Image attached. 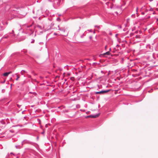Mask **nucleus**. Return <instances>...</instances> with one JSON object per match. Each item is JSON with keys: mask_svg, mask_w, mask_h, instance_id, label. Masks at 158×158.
<instances>
[{"mask_svg": "<svg viewBox=\"0 0 158 158\" xmlns=\"http://www.w3.org/2000/svg\"><path fill=\"white\" fill-rule=\"evenodd\" d=\"M31 26L32 25H27L25 27V29L26 31L25 32L29 35H31L33 32L32 29L31 28Z\"/></svg>", "mask_w": 158, "mask_h": 158, "instance_id": "f257e3e1", "label": "nucleus"}, {"mask_svg": "<svg viewBox=\"0 0 158 158\" xmlns=\"http://www.w3.org/2000/svg\"><path fill=\"white\" fill-rule=\"evenodd\" d=\"M60 2V0H53V5L54 6H59Z\"/></svg>", "mask_w": 158, "mask_h": 158, "instance_id": "f03ea898", "label": "nucleus"}, {"mask_svg": "<svg viewBox=\"0 0 158 158\" xmlns=\"http://www.w3.org/2000/svg\"><path fill=\"white\" fill-rule=\"evenodd\" d=\"M110 91V89H108L106 90H102L99 92H96L95 93L96 94H103L104 93H107Z\"/></svg>", "mask_w": 158, "mask_h": 158, "instance_id": "7ed1b4c3", "label": "nucleus"}, {"mask_svg": "<svg viewBox=\"0 0 158 158\" xmlns=\"http://www.w3.org/2000/svg\"><path fill=\"white\" fill-rule=\"evenodd\" d=\"M7 22H0V31L4 29L3 25L7 24Z\"/></svg>", "mask_w": 158, "mask_h": 158, "instance_id": "20e7f679", "label": "nucleus"}, {"mask_svg": "<svg viewBox=\"0 0 158 158\" xmlns=\"http://www.w3.org/2000/svg\"><path fill=\"white\" fill-rule=\"evenodd\" d=\"M33 143L30 141L25 139L22 142V145H23L24 144H32Z\"/></svg>", "mask_w": 158, "mask_h": 158, "instance_id": "39448f33", "label": "nucleus"}, {"mask_svg": "<svg viewBox=\"0 0 158 158\" xmlns=\"http://www.w3.org/2000/svg\"><path fill=\"white\" fill-rule=\"evenodd\" d=\"M100 115V114L98 113V114H96L94 115H90V118H95L97 117H98L99 115Z\"/></svg>", "mask_w": 158, "mask_h": 158, "instance_id": "423d86ee", "label": "nucleus"}, {"mask_svg": "<svg viewBox=\"0 0 158 158\" xmlns=\"http://www.w3.org/2000/svg\"><path fill=\"white\" fill-rule=\"evenodd\" d=\"M58 27L59 28L58 30H59L61 31L64 32H65V30L64 28V27L60 28L59 25L58 26Z\"/></svg>", "mask_w": 158, "mask_h": 158, "instance_id": "0eeeda50", "label": "nucleus"}, {"mask_svg": "<svg viewBox=\"0 0 158 158\" xmlns=\"http://www.w3.org/2000/svg\"><path fill=\"white\" fill-rule=\"evenodd\" d=\"M11 73V72L5 73L3 74V76L5 77H7L9 75V74Z\"/></svg>", "mask_w": 158, "mask_h": 158, "instance_id": "6e6552de", "label": "nucleus"}, {"mask_svg": "<svg viewBox=\"0 0 158 158\" xmlns=\"http://www.w3.org/2000/svg\"><path fill=\"white\" fill-rule=\"evenodd\" d=\"M22 146L23 145L21 144V145H16L15 147L17 149H20L22 147Z\"/></svg>", "mask_w": 158, "mask_h": 158, "instance_id": "1a4fd4ad", "label": "nucleus"}, {"mask_svg": "<svg viewBox=\"0 0 158 158\" xmlns=\"http://www.w3.org/2000/svg\"><path fill=\"white\" fill-rule=\"evenodd\" d=\"M110 52L109 51H108V52H106V53H103V56H105L106 55H110Z\"/></svg>", "mask_w": 158, "mask_h": 158, "instance_id": "9d476101", "label": "nucleus"}, {"mask_svg": "<svg viewBox=\"0 0 158 158\" xmlns=\"http://www.w3.org/2000/svg\"><path fill=\"white\" fill-rule=\"evenodd\" d=\"M9 37V36L8 35H4L3 36L1 39V40H0V41H1L2 40L4 39H7Z\"/></svg>", "mask_w": 158, "mask_h": 158, "instance_id": "9b49d317", "label": "nucleus"}, {"mask_svg": "<svg viewBox=\"0 0 158 158\" xmlns=\"http://www.w3.org/2000/svg\"><path fill=\"white\" fill-rule=\"evenodd\" d=\"M80 28H81L80 27H79V29L75 33V35L76 34L77 35L78 33L79 32V31L80 30Z\"/></svg>", "mask_w": 158, "mask_h": 158, "instance_id": "f8f14e48", "label": "nucleus"}, {"mask_svg": "<svg viewBox=\"0 0 158 158\" xmlns=\"http://www.w3.org/2000/svg\"><path fill=\"white\" fill-rule=\"evenodd\" d=\"M17 76V78L16 79V81H18V79L19 78V77L17 75H16Z\"/></svg>", "mask_w": 158, "mask_h": 158, "instance_id": "ddd939ff", "label": "nucleus"}, {"mask_svg": "<svg viewBox=\"0 0 158 158\" xmlns=\"http://www.w3.org/2000/svg\"><path fill=\"white\" fill-rule=\"evenodd\" d=\"M118 27L119 29H121L122 28V27L121 26H118Z\"/></svg>", "mask_w": 158, "mask_h": 158, "instance_id": "4468645a", "label": "nucleus"}, {"mask_svg": "<svg viewBox=\"0 0 158 158\" xmlns=\"http://www.w3.org/2000/svg\"><path fill=\"white\" fill-rule=\"evenodd\" d=\"M138 7H136V12L137 13L138 12Z\"/></svg>", "mask_w": 158, "mask_h": 158, "instance_id": "2eb2a0df", "label": "nucleus"}, {"mask_svg": "<svg viewBox=\"0 0 158 158\" xmlns=\"http://www.w3.org/2000/svg\"><path fill=\"white\" fill-rule=\"evenodd\" d=\"M84 36V34H83L81 36V38H83V37Z\"/></svg>", "mask_w": 158, "mask_h": 158, "instance_id": "dca6fc26", "label": "nucleus"}, {"mask_svg": "<svg viewBox=\"0 0 158 158\" xmlns=\"http://www.w3.org/2000/svg\"><path fill=\"white\" fill-rule=\"evenodd\" d=\"M109 35H112V33L111 32H109Z\"/></svg>", "mask_w": 158, "mask_h": 158, "instance_id": "f3484780", "label": "nucleus"}, {"mask_svg": "<svg viewBox=\"0 0 158 158\" xmlns=\"http://www.w3.org/2000/svg\"><path fill=\"white\" fill-rule=\"evenodd\" d=\"M90 115H89V116H86L85 117V118H90Z\"/></svg>", "mask_w": 158, "mask_h": 158, "instance_id": "a211bd4d", "label": "nucleus"}, {"mask_svg": "<svg viewBox=\"0 0 158 158\" xmlns=\"http://www.w3.org/2000/svg\"><path fill=\"white\" fill-rule=\"evenodd\" d=\"M6 81V80H5L3 82H2L1 83H4Z\"/></svg>", "mask_w": 158, "mask_h": 158, "instance_id": "6ab92c4d", "label": "nucleus"}, {"mask_svg": "<svg viewBox=\"0 0 158 158\" xmlns=\"http://www.w3.org/2000/svg\"><path fill=\"white\" fill-rule=\"evenodd\" d=\"M34 41H35L34 40H32V42H31V43H34Z\"/></svg>", "mask_w": 158, "mask_h": 158, "instance_id": "aec40b11", "label": "nucleus"}, {"mask_svg": "<svg viewBox=\"0 0 158 158\" xmlns=\"http://www.w3.org/2000/svg\"><path fill=\"white\" fill-rule=\"evenodd\" d=\"M88 31L90 32H92V30L91 29L89 30Z\"/></svg>", "mask_w": 158, "mask_h": 158, "instance_id": "412c9836", "label": "nucleus"}, {"mask_svg": "<svg viewBox=\"0 0 158 158\" xmlns=\"http://www.w3.org/2000/svg\"><path fill=\"white\" fill-rule=\"evenodd\" d=\"M57 34L56 33H54V35H57Z\"/></svg>", "mask_w": 158, "mask_h": 158, "instance_id": "4be33fe9", "label": "nucleus"}, {"mask_svg": "<svg viewBox=\"0 0 158 158\" xmlns=\"http://www.w3.org/2000/svg\"><path fill=\"white\" fill-rule=\"evenodd\" d=\"M118 34H116L115 35V36L117 38Z\"/></svg>", "mask_w": 158, "mask_h": 158, "instance_id": "5701e85b", "label": "nucleus"}, {"mask_svg": "<svg viewBox=\"0 0 158 158\" xmlns=\"http://www.w3.org/2000/svg\"><path fill=\"white\" fill-rule=\"evenodd\" d=\"M95 27H97L98 29H99V26H95Z\"/></svg>", "mask_w": 158, "mask_h": 158, "instance_id": "b1692460", "label": "nucleus"}, {"mask_svg": "<svg viewBox=\"0 0 158 158\" xmlns=\"http://www.w3.org/2000/svg\"><path fill=\"white\" fill-rule=\"evenodd\" d=\"M12 32L13 33V30L12 31ZM12 34H13L11 35V36H12L14 35L13 34V33H12Z\"/></svg>", "mask_w": 158, "mask_h": 158, "instance_id": "393cba45", "label": "nucleus"}, {"mask_svg": "<svg viewBox=\"0 0 158 158\" xmlns=\"http://www.w3.org/2000/svg\"><path fill=\"white\" fill-rule=\"evenodd\" d=\"M142 15H144V12H142Z\"/></svg>", "mask_w": 158, "mask_h": 158, "instance_id": "a878e982", "label": "nucleus"}, {"mask_svg": "<svg viewBox=\"0 0 158 158\" xmlns=\"http://www.w3.org/2000/svg\"><path fill=\"white\" fill-rule=\"evenodd\" d=\"M106 47H107V46L106 45L105 47V49L106 50Z\"/></svg>", "mask_w": 158, "mask_h": 158, "instance_id": "bb28decb", "label": "nucleus"}, {"mask_svg": "<svg viewBox=\"0 0 158 158\" xmlns=\"http://www.w3.org/2000/svg\"><path fill=\"white\" fill-rule=\"evenodd\" d=\"M150 2H151L153 1V0H149Z\"/></svg>", "mask_w": 158, "mask_h": 158, "instance_id": "cd10ccee", "label": "nucleus"}, {"mask_svg": "<svg viewBox=\"0 0 158 158\" xmlns=\"http://www.w3.org/2000/svg\"><path fill=\"white\" fill-rule=\"evenodd\" d=\"M134 15H132L131 16H132V17H133V16H134Z\"/></svg>", "mask_w": 158, "mask_h": 158, "instance_id": "c85d7f7f", "label": "nucleus"}, {"mask_svg": "<svg viewBox=\"0 0 158 158\" xmlns=\"http://www.w3.org/2000/svg\"><path fill=\"white\" fill-rule=\"evenodd\" d=\"M109 51H111V48H110V49H109Z\"/></svg>", "mask_w": 158, "mask_h": 158, "instance_id": "c756f323", "label": "nucleus"}, {"mask_svg": "<svg viewBox=\"0 0 158 158\" xmlns=\"http://www.w3.org/2000/svg\"><path fill=\"white\" fill-rule=\"evenodd\" d=\"M22 71H24V72L25 71L24 70H22L21 71V72H22Z\"/></svg>", "mask_w": 158, "mask_h": 158, "instance_id": "7c9ffc66", "label": "nucleus"}, {"mask_svg": "<svg viewBox=\"0 0 158 158\" xmlns=\"http://www.w3.org/2000/svg\"><path fill=\"white\" fill-rule=\"evenodd\" d=\"M12 84H11V86H10V88H11V86H12Z\"/></svg>", "mask_w": 158, "mask_h": 158, "instance_id": "2f4dec72", "label": "nucleus"}, {"mask_svg": "<svg viewBox=\"0 0 158 158\" xmlns=\"http://www.w3.org/2000/svg\"><path fill=\"white\" fill-rule=\"evenodd\" d=\"M157 56L158 57V54H157Z\"/></svg>", "mask_w": 158, "mask_h": 158, "instance_id": "473e14b6", "label": "nucleus"}, {"mask_svg": "<svg viewBox=\"0 0 158 158\" xmlns=\"http://www.w3.org/2000/svg\"><path fill=\"white\" fill-rule=\"evenodd\" d=\"M148 10L147 9H146V11H147Z\"/></svg>", "mask_w": 158, "mask_h": 158, "instance_id": "72a5a7b5", "label": "nucleus"}, {"mask_svg": "<svg viewBox=\"0 0 158 158\" xmlns=\"http://www.w3.org/2000/svg\"><path fill=\"white\" fill-rule=\"evenodd\" d=\"M8 20H10V19H8Z\"/></svg>", "mask_w": 158, "mask_h": 158, "instance_id": "f704fd0d", "label": "nucleus"}, {"mask_svg": "<svg viewBox=\"0 0 158 158\" xmlns=\"http://www.w3.org/2000/svg\"><path fill=\"white\" fill-rule=\"evenodd\" d=\"M23 112H24V111H23L22 112V114H23Z\"/></svg>", "mask_w": 158, "mask_h": 158, "instance_id": "c9c22d12", "label": "nucleus"}, {"mask_svg": "<svg viewBox=\"0 0 158 158\" xmlns=\"http://www.w3.org/2000/svg\"><path fill=\"white\" fill-rule=\"evenodd\" d=\"M39 28H40V27H41L40 26H39Z\"/></svg>", "mask_w": 158, "mask_h": 158, "instance_id": "e433bc0d", "label": "nucleus"}, {"mask_svg": "<svg viewBox=\"0 0 158 158\" xmlns=\"http://www.w3.org/2000/svg\"><path fill=\"white\" fill-rule=\"evenodd\" d=\"M44 132H42V134H44Z\"/></svg>", "mask_w": 158, "mask_h": 158, "instance_id": "4c0bfd02", "label": "nucleus"}, {"mask_svg": "<svg viewBox=\"0 0 158 158\" xmlns=\"http://www.w3.org/2000/svg\"><path fill=\"white\" fill-rule=\"evenodd\" d=\"M151 10V9H150V10Z\"/></svg>", "mask_w": 158, "mask_h": 158, "instance_id": "58836bf2", "label": "nucleus"}, {"mask_svg": "<svg viewBox=\"0 0 158 158\" xmlns=\"http://www.w3.org/2000/svg\"><path fill=\"white\" fill-rule=\"evenodd\" d=\"M67 35H64V36H67Z\"/></svg>", "mask_w": 158, "mask_h": 158, "instance_id": "ea45409f", "label": "nucleus"}, {"mask_svg": "<svg viewBox=\"0 0 158 158\" xmlns=\"http://www.w3.org/2000/svg\"><path fill=\"white\" fill-rule=\"evenodd\" d=\"M103 71H101V73H102Z\"/></svg>", "mask_w": 158, "mask_h": 158, "instance_id": "a19ab883", "label": "nucleus"}]
</instances>
